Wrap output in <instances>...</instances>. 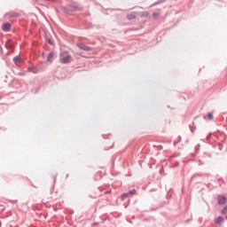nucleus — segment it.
<instances>
[{
    "label": "nucleus",
    "instance_id": "1",
    "mask_svg": "<svg viewBox=\"0 0 227 227\" xmlns=\"http://www.w3.org/2000/svg\"><path fill=\"white\" fill-rule=\"evenodd\" d=\"M218 205H224L226 204V197L219 195L217 197Z\"/></svg>",
    "mask_w": 227,
    "mask_h": 227
},
{
    "label": "nucleus",
    "instance_id": "2",
    "mask_svg": "<svg viewBox=\"0 0 227 227\" xmlns=\"http://www.w3.org/2000/svg\"><path fill=\"white\" fill-rule=\"evenodd\" d=\"M77 47H79V49H82V51H91V47L90 46H86V44H82V43H78Z\"/></svg>",
    "mask_w": 227,
    "mask_h": 227
},
{
    "label": "nucleus",
    "instance_id": "3",
    "mask_svg": "<svg viewBox=\"0 0 227 227\" xmlns=\"http://www.w3.org/2000/svg\"><path fill=\"white\" fill-rule=\"evenodd\" d=\"M137 12H131V13L127 15L128 20H134L137 19Z\"/></svg>",
    "mask_w": 227,
    "mask_h": 227
},
{
    "label": "nucleus",
    "instance_id": "4",
    "mask_svg": "<svg viewBox=\"0 0 227 227\" xmlns=\"http://www.w3.org/2000/svg\"><path fill=\"white\" fill-rule=\"evenodd\" d=\"M137 15H138L142 19H146V17H148V15H150V12H140V13H137Z\"/></svg>",
    "mask_w": 227,
    "mask_h": 227
},
{
    "label": "nucleus",
    "instance_id": "5",
    "mask_svg": "<svg viewBox=\"0 0 227 227\" xmlns=\"http://www.w3.org/2000/svg\"><path fill=\"white\" fill-rule=\"evenodd\" d=\"M12 27V25L10 23H4L2 27L3 31H8Z\"/></svg>",
    "mask_w": 227,
    "mask_h": 227
},
{
    "label": "nucleus",
    "instance_id": "6",
    "mask_svg": "<svg viewBox=\"0 0 227 227\" xmlns=\"http://www.w3.org/2000/svg\"><path fill=\"white\" fill-rule=\"evenodd\" d=\"M129 194H136V190L133 189L129 192L122 194L121 199L125 200V198H127Z\"/></svg>",
    "mask_w": 227,
    "mask_h": 227
},
{
    "label": "nucleus",
    "instance_id": "7",
    "mask_svg": "<svg viewBox=\"0 0 227 227\" xmlns=\"http://www.w3.org/2000/svg\"><path fill=\"white\" fill-rule=\"evenodd\" d=\"M215 224H221V223H224V218L223 217H217L215 220Z\"/></svg>",
    "mask_w": 227,
    "mask_h": 227
},
{
    "label": "nucleus",
    "instance_id": "8",
    "mask_svg": "<svg viewBox=\"0 0 227 227\" xmlns=\"http://www.w3.org/2000/svg\"><path fill=\"white\" fill-rule=\"evenodd\" d=\"M5 47L6 49H13V42L12 41H8L6 43H5Z\"/></svg>",
    "mask_w": 227,
    "mask_h": 227
},
{
    "label": "nucleus",
    "instance_id": "9",
    "mask_svg": "<svg viewBox=\"0 0 227 227\" xmlns=\"http://www.w3.org/2000/svg\"><path fill=\"white\" fill-rule=\"evenodd\" d=\"M22 61H24V59H22V58H14L13 59V62L16 63V65H18L19 63H22Z\"/></svg>",
    "mask_w": 227,
    "mask_h": 227
},
{
    "label": "nucleus",
    "instance_id": "10",
    "mask_svg": "<svg viewBox=\"0 0 227 227\" xmlns=\"http://www.w3.org/2000/svg\"><path fill=\"white\" fill-rule=\"evenodd\" d=\"M160 12H155L153 13V17L154 19H158V17H160Z\"/></svg>",
    "mask_w": 227,
    "mask_h": 227
},
{
    "label": "nucleus",
    "instance_id": "11",
    "mask_svg": "<svg viewBox=\"0 0 227 227\" xmlns=\"http://www.w3.org/2000/svg\"><path fill=\"white\" fill-rule=\"evenodd\" d=\"M69 59H68V58L61 59H60V63H68Z\"/></svg>",
    "mask_w": 227,
    "mask_h": 227
},
{
    "label": "nucleus",
    "instance_id": "12",
    "mask_svg": "<svg viewBox=\"0 0 227 227\" xmlns=\"http://www.w3.org/2000/svg\"><path fill=\"white\" fill-rule=\"evenodd\" d=\"M30 72H33V74H38V69L36 68H30Z\"/></svg>",
    "mask_w": 227,
    "mask_h": 227
},
{
    "label": "nucleus",
    "instance_id": "13",
    "mask_svg": "<svg viewBox=\"0 0 227 227\" xmlns=\"http://www.w3.org/2000/svg\"><path fill=\"white\" fill-rule=\"evenodd\" d=\"M221 214H227V206L221 211Z\"/></svg>",
    "mask_w": 227,
    "mask_h": 227
},
{
    "label": "nucleus",
    "instance_id": "14",
    "mask_svg": "<svg viewBox=\"0 0 227 227\" xmlns=\"http://www.w3.org/2000/svg\"><path fill=\"white\" fill-rule=\"evenodd\" d=\"M55 54L54 52H50L49 55H48V58H54Z\"/></svg>",
    "mask_w": 227,
    "mask_h": 227
},
{
    "label": "nucleus",
    "instance_id": "15",
    "mask_svg": "<svg viewBox=\"0 0 227 227\" xmlns=\"http://www.w3.org/2000/svg\"><path fill=\"white\" fill-rule=\"evenodd\" d=\"M212 118H213L212 114H211V113H208V114H207V120H212Z\"/></svg>",
    "mask_w": 227,
    "mask_h": 227
},
{
    "label": "nucleus",
    "instance_id": "16",
    "mask_svg": "<svg viewBox=\"0 0 227 227\" xmlns=\"http://www.w3.org/2000/svg\"><path fill=\"white\" fill-rule=\"evenodd\" d=\"M49 43L52 44L51 41H49Z\"/></svg>",
    "mask_w": 227,
    "mask_h": 227
},
{
    "label": "nucleus",
    "instance_id": "17",
    "mask_svg": "<svg viewBox=\"0 0 227 227\" xmlns=\"http://www.w3.org/2000/svg\"><path fill=\"white\" fill-rule=\"evenodd\" d=\"M15 58H19V56H16Z\"/></svg>",
    "mask_w": 227,
    "mask_h": 227
}]
</instances>
